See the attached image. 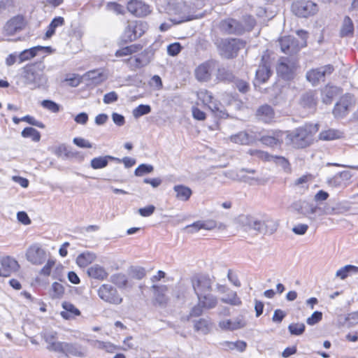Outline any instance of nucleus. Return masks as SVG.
Here are the masks:
<instances>
[{"mask_svg":"<svg viewBox=\"0 0 358 358\" xmlns=\"http://www.w3.org/2000/svg\"><path fill=\"white\" fill-rule=\"evenodd\" d=\"M262 62L256 71V79L260 83H265L271 76V71L268 64L265 61V56H262Z\"/></svg>","mask_w":358,"mask_h":358,"instance_id":"27","label":"nucleus"},{"mask_svg":"<svg viewBox=\"0 0 358 358\" xmlns=\"http://www.w3.org/2000/svg\"><path fill=\"white\" fill-rule=\"evenodd\" d=\"M42 338L47 343V349L49 351L57 352L61 341H57V333L52 331H45L42 333Z\"/></svg>","mask_w":358,"mask_h":358,"instance_id":"19","label":"nucleus"},{"mask_svg":"<svg viewBox=\"0 0 358 358\" xmlns=\"http://www.w3.org/2000/svg\"><path fill=\"white\" fill-rule=\"evenodd\" d=\"M21 135L24 138H31L34 142H38L41 139L40 132L33 127L24 128L21 132Z\"/></svg>","mask_w":358,"mask_h":358,"instance_id":"43","label":"nucleus"},{"mask_svg":"<svg viewBox=\"0 0 358 358\" xmlns=\"http://www.w3.org/2000/svg\"><path fill=\"white\" fill-rule=\"evenodd\" d=\"M197 96L198 99L201 100L205 105L211 103L212 99L214 98L212 95V93L206 90H201L197 92Z\"/></svg>","mask_w":358,"mask_h":358,"instance_id":"56","label":"nucleus"},{"mask_svg":"<svg viewBox=\"0 0 358 358\" xmlns=\"http://www.w3.org/2000/svg\"><path fill=\"white\" fill-rule=\"evenodd\" d=\"M24 84L34 90L39 87L43 83V77L36 70L34 65H29L24 68L22 74Z\"/></svg>","mask_w":358,"mask_h":358,"instance_id":"8","label":"nucleus"},{"mask_svg":"<svg viewBox=\"0 0 358 358\" xmlns=\"http://www.w3.org/2000/svg\"><path fill=\"white\" fill-rule=\"evenodd\" d=\"M152 289L155 291V297L156 301L159 305H164L167 301V298L165 295V293L166 292L168 288L166 285H152Z\"/></svg>","mask_w":358,"mask_h":358,"instance_id":"34","label":"nucleus"},{"mask_svg":"<svg viewBox=\"0 0 358 358\" xmlns=\"http://www.w3.org/2000/svg\"><path fill=\"white\" fill-rule=\"evenodd\" d=\"M216 78L219 81L230 82L234 78L233 73L224 67H221L217 69Z\"/></svg>","mask_w":358,"mask_h":358,"instance_id":"42","label":"nucleus"},{"mask_svg":"<svg viewBox=\"0 0 358 358\" xmlns=\"http://www.w3.org/2000/svg\"><path fill=\"white\" fill-rule=\"evenodd\" d=\"M248 153L251 156L268 162L271 161L273 157V155H271L265 151L256 149H250Z\"/></svg>","mask_w":358,"mask_h":358,"instance_id":"51","label":"nucleus"},{"mask_svg":"<svg viewBox=\"0 0 358 358\" xmlns=\"http://www.w3.org/2000/svg\"><path fill=\"white\" fill-rule=\"evenodd\" d=\"M151 107L149 105L141 104L133 110L132 114L135 118H138L150 113Z\"/></svg>","mask_w":358,"mask_h":358,"instance_id":"53","label":"nucleus"},{"mask_svg":"<svg viewBox=\"0 0 358 358\" xmlns=\"http://www.w3.org/2000/svg\"><path fill=\"white\" fill-rule=\"evenodd\" d=\"M62 306L64 310L61 312V315L66 320H69L80 315V311L70 302L64 301Z\"/></svg>","mask_w":358,"mask_h":358,"instance_id":"30","label":"nucleus"},{"mask_svg":"<svg viewBox=\"0 0 358 358\" xmlns=\"http://www.w3.org/2000/svg\"><path fill=\"white\" fill-rule=\"evenodd\" d=\"M264 234H273L275 233L278 227V224L276 221L272 219H267L263 221Z\"/></svg>","mask_w":358,"mask_h":358,"instance_id":"48","label":"nucleus"},{"mask_svg":"<svg viewBox=\"0 0 358 358\" xmlns=\"http://www.w3.org/2000/svg\"><path fill=\"white\" fill-rule=\"evenodd\" d=\"M27 22L22 15H16L10 19L3 27V32L7 36H13L22 31Z\"/></svg>","mask_w":358,"mask_h":358,"instance_id":"13","label":"nucleus"},{"mask_svg":"<svg viewBox=\"0 0 358 358\" xmlns=\"http://www.w3.org/2000/svg\"><path fill=\"white\" fill-rule=\"evenodd\" d=\"M127 10L137 17H144L150 14L151 9L149 5L141 1L131 0L127 3Z\"/></svg>","mask_w":358,"mask_h":358,"instance_id":"15","label":"nucleus"},{"mask_svg":"<svg viewBox=\"0 0 358 358\" xmlns=\"http://www.w3.org/2000/svg\"><path fill=\"white\" fill-rule=\"evenodd\" d=\"M1 262V276L8 277L13 273L17 271L20 267L18 262L10 257H2Z\"/></svg>","mask_w":358,"mask_h":358,"instance_id":"17","label":"nucleus"},{"mask_svg":"<svg viewBox=\"0 0 358 358\" xmlns=\"http://www.w3.org/2000/svg\"><path fill=\"white\" fill-rule=\"evenodd\" d=\"M173 190L176 193V198L182 201H188L192 194L191 189L182 185H175Z\"/></svg>","mask_w":358,"mask_h":358,"instance_id":"33","label":"nucleus"},{"mask_svg":"<svg viewBox=\"0 0 358 358\" xmlns=\"http://www.w3.org/2000/svg\"><path fill=\"white\" fill-rule=\"evenodd\" d=\"M217 227V222L213 220H199L187 226L192 233L196 232L200 229L212 230Z\"/></svg>","mask_w":358,"mask_h":358,"instance_id":"25","label":"nucleus"},{"mask_svg":"<svg viewBox=\"0 0 358 358\" xmlns=\"http://www.w3.org/2000/svg\"><path fill=\"white\" fill-rule=\"evenodd\" d=\"M221 301L234 306H240L242 304L241 298L236 292L232 290L227 296L222 297Z\"/></svg>","mask_w":358,"mask_h":358,"instance_id":"37","label":"nucleus"},{"mask_svg":"<svg viewBox=\"0 0 358 358\" xmlns=\"http://www.w3.org/2000/svg\"><path fill=\"white\" fill-rule=\"evenodd\" d=\"M185 8V6L183 2H178L176 5L169 4V10L173 11V14L178 15L180 16V20L179 22L187 21L189 19L186 17L185 15H182L183 13V10Z\"/></svg>","mask_w":358,"mask_h":358,"instance_id":"46","label":"nucleus"},{"mask_svg":"<svg viewBox=\"0 0 358 358\" xmlns=\"http://www.w3.org/2000/svg\"><path fill=\"white\" fill-rule=\"evenodd\" d=\"M282 135L283 134L280 131H273L271 134H264L262 132L259 141L268 147L280 145L282 142Z\"/></svg>","mask_w":358,"mask_h":358,"instance_id":"18","label":"nucleus"},{"mask_svg":"<svg viewBox=\"0 0 358 358\" xmlns=\"http://www.w3.org/2000/svg\"><path fill=\"white\" fill-rule=\"evenodd\" d=\"M244 131L245 133L247 141H248L249 145L253 144L257 141H259L262 132L261 129L257 127L248 129Z\"/></svg>","mask_w":358,"mask_h":358,"instance_id":"39","label":"nucleus"},{"mask_svg":"<svg viewBox=\"0 0 358 358\" xmlns=\"http://www.w3.org/2000/svg\"><path fill=\"white\" fill-rule=\"evenodd\" d=\"M87 274L91 278L101 280L108 277V273L106 269L99 264H94L88 268Z\"/></svg>","mask_w":358,"mask_h":358,"instance_id":"31","label":"nucleus"},{"mask_svg":"<svg viewBox=\"0 0 358 358\" xmlns=\"http://www.w3.org/2000/svg\"><path fill=\"white\" fill-rule=\"evenodd\" d=\"M343 136V133L339 130L329 129L322 131L319 135V138L322 141H333L341 138Z\"/></svg>","mask_w":358,"mask_h":358,"instance_id":"35","label":"nucleus"},{"mask_svg":"<svg viewBox=\"0 0 358 358\" xmlns=\"http://www.w3.org/2000/svg\"><path fill=\"white\" fill-rule=\"evenodd\" d=\"M57 353H62L65 355L66 356H82V352H80L79 347L76 344L66 342L61 343Z\"/></svg>","mask_w":358,"mask_h":358,"instance_id":"26","label":"nucleus"},{"mask_svg":"<svg viewBox=\"0 0 358 358\" xmlns=\"http://www.w3.org/2000/svg\"><path fill=\"white\" fill-rule=\"evenodd\" d=\"M191 282L197 298L212 290L213 280L208 275H194L191 278Z\"/></svg>","mask_w":358,"mask_h":358,"instance_id":"5","label":"nucleus"},{"mask_svg":"<svg viewBox=\"0 0 358 358\" xmlns=\"http://www.w3.org/2000/svg\"><path fill=\"white\" fill-rule=\"evenodd\" d=\"M216 67L217 62L213 60H208L202 63L195 69L196 78L201 82L210 80Z\"/></svg>","mask_w":358,"mask_h":358,"instance_id":"11","label":"nucleus"},{"mask_svg":"<svg viewBox=\"0 0 358 358\" xmlns=\"http://www.w3.org/2000/svg\"><path fill=\"white\" fill-rule=\"evenodd\" d=\"M148 29L146 22L141 20L129 22L122 35L121 40L127 43L141 37Z\"/></svg>","mask_w":358,"mask_h":358,"instance_id":"2","label":"nucleus"},{"mask_svg":"<svg viewBox=\"0 0 358 358\" xmlns=\"http://www.w3.org/2000/svg\"><path fill=\"white\" fill-rule=\"evenodd\" d=\"M256 116L259 120L265 123H269L274 119L275 113L271 106L266 104L260 106L257 110Z\"/></svg>","mask_w":358,"mask_h":358,"instance_id":"24","label":"nucleus"},{"mask_svg":"<svg viewBox=\"0 0 358 358\" xmlns=\"http://www.w3.org/2000/svg\"><path fill=\"white\" fill-rule=\"evenodd\" d=\"M279 43L281 51L288 55L298 52L301 48L299 41L294 37L290 36L281 38Z\"/></svg>","mask_w":358,"mask_h":358,"instance_id":"14","label":"nucleus"},{"mask_svg":"<svg viewBox=\"0 0 358 358\" xmlns=\"http://www.w3.org/2000/svg\"><path fill=\"white\" fill-rule=\"evenodd\" d=\"M271 161L281 166L285 171L289 169V163L288 160L283 157L273 156Z\"/></svg>","mask_w":358,"mask_h":358,"instance_id":"64","label":"nucleus"},{"mask_svg":"<svg viewBox=\"0 0 358 358\" xmlns=\"http://www.w3.org/2000/svg\"><path fill=\"white\" fill-rule=\"evenodd\" d=\"M64 18L63 17H56L52 19L50 24L48 26L47 31L45 34V39L51 38L55 33L56 29L62 27L64 24Z\"/></svg>","mask_w":358,"mask_h":358,"instance_id":"32","label":"nucleus"},{"mask_svg":"<svg viewBox=\"0 0 358 358\" xmlns=\"http://www.w3.org/2000/svg\"><path fill=\"white\" fill-rule=\"evenodd\" d=\"M313 128L311 125H305L289 131L287 138L296 148H303L310 145L313 141Z\"/></svg>","mask_w":358,"mask_h":358,"instance_id":"1","label":"nucleus"},{"mask_svg":"<svg viewBox=\"0 0 358 358\" xmlns=\"http://www.w3.org/2000/svg\"><path fill=\"white\" fill-rule=\"evenodd\" d=\"M108 157H109L108 155H106L93 158L90 162L91 167L94 169H100L105 168L106 166H107L108 164Z\"/></svg>","mask_w":358,"mask_h":358,"instance_id":"44","label":"nucleus"},{"mask_svg":"<svg viewBox=\"0 0 358 358\" xmlns=\"http://www.w3.org/2000/svg\"><path fill=\"white\" fill-rule=\"evenodd\" d=\"M294 15L300 17L313 15L317 10V5L311 1L300 0L294 2L292 6Z\"/></svg>","mask_w":358,"mask_h":358,"instance_id":"9","label":"nucleus"},{"mask_svg":"<svg viewBox=\"0 0 358 358\" xmlns=\"http://www.w3.org/2000/svg\"><path fill=\"white\" fill-rule=\"evenodd\" d=\"M204 309L210 310L215 308L218 304V299L216 296L206 293L197 298Z\"/></svg>","mask_w":358,"mask_h":358,"instance_id":"29","label":"nucleus"},{"mask_svg":"<svg viewBox=\"0 0 358 358\" xmlns=\"http://www.w3.org/2000/svg\"><path fill=\"white\" fill-rule=\"evenodd\" d=\"M110 282L119 288H124L127 285V278L124 274L116 273L110 276Z\"/></svg>","mask_w":358,"mask_h":358,"instance_id":"45","label":"nucleus"},{"mask_svg":"<svg viewBox=\"0 0 358 358\" xmlns=\"http://www.w3.org/2000/svg\"><path fill=\"white\" fill-rule=\"evenodd\" d=\"M334 71V66L327 64L308 71L306 78L313 86H316L320 81H324L325 78L329 76Z\"/></svg>","mask_w":358,"mask_h":358,"instance_id":"7","label":"nucleus"},{"mask_svg":"<svg viewBox=\"0 0 358 358\" xmlns=\"http://www.w3.org/2000/svg\"><path fill=\"white\" fill-rule=\"evenodd\" d=\"M94 259V255L90 252L82 253L77 257L76 262L80 267H85L90 264Z\"/></svg>","mask_w":358,"mask_h":358,"instance_id":"50","label":"nucleus"},{"mask_svg":"<svg viewBox=\"0 0 358 358\" xmlns=\"http://www.w3.org/2000/svg\"><path fill=\"white\" fill-rule=\"evenodd\" d=\"M73 142L75 145H76L78 147L82 148H92V143L81 137H76L73 138Z\"/></svg>","mask_w":358,"mask_h":358,"instance_id":"62","label":"nucleus"},{"mask_svg":"<svg viewBox=\"0 0 358 358\" xmlns=\"http://www.w3.org/2000/svg\"><path fill=\"white\" fill-rule=\"evenodd\" d=\"M219 327L224 331H234L245 326V322L240 317L234 320H222L218 324Z\"/></svg>","mask_w":358,"mask_h":358,"instance_id":"22","label":"nucleus"},{"mask_svg":"<svg viewBox=\"0 0 358 358\" xmlns=\"http://www.w3.org/2000/svg\"><path fill=\"white\" fill-rule=\"evenodd\" d=\"M322 319V313L320 311H315L310 317L306 320V323L310 326H313L320 322Z\"/></svg>","mask_w":358,"mask_h":358,"instance_id":"61","label":"nucleus"},{"mask_svg":"<svg viewBox=\"0 0 358 358\" xmlns=\"http://www.w3.org/2000/svg\"><path fill=\"white\" fill-rule=\"evenodd\" d=\"M207 106L215 115L219 116L220 117H223L225 115V113L222 108L221 103L214 98L212 99V102L208 103Z\"/></svg>","mask_w":358,"mask_h":358,"instance_id":"49","label":"nucleus"},{"mask_svg":"<svg viewBox=\"0 0 358 358\" xmlns=\"http://www.w3.org/2000/svg\"><path fill=\"white\" fill-rule=\"evenodd\" d=\"M26 257L32 264L40 265L45 262L46 252L39 244L35 243L27 250Z\"/></svg>","mask_w":358,"mask_h":358,"instance_id":"12","label":"nucleus"},{"mask_svg":"<svg viewBox=\"0 0 358 358\" xmlns=\"http://www.w3.org/2000/svg\"><path fill=\"white\" fill-rule=\"evenodd\" d=\"M354 31V25L352 20L346 16L344 18L343 25L340 31V35L342 37L348 36L352 35Z\"/></svg>","mask_w":358,"mask_h":358,"instance_id":"40","label":"nucleus"},{"mask_svg":"<svg viewBox=\"0 0 358 358\" xmlns=\"http://www.w3.org/2000/svg\"><path fill=\"white\" fill-rule=\"evenodd\" d=\"M341 94V89L338 87L326 85L322 90V100L325 104H331L333 99Z\"/></svg>","mask_w":358,"mask_h":358,"instance_id":"23","label":"nucleus"},{"mask_svg":"<svg viewBox=\"0 0 358 358\" xmlns=\"http://www.w3.org/2000/svg\"><path fill=\"white\" fill-rule=\"evenodd\" d=\"M125 62L131 69H136L147 66L150 62V58L149 53L143 51L134 57H130Z\"/></svg>","mask_w":358,"mask_h":358,"instance_id":"16","label":"nucleus"},{"mask_svg":"<svg viewBox=\"0 0 358 358\" xmlns=\"http://www.w3.org/2000/svg\"><path fill=\"white\" fill-rule=\"evenodd\" d=\"M51 289V294L53 298H60L64 292V287L63 285L57 282L52 283Z\"/></svg>","mask_w":358,"mask_h":358,"instance_id":"59","label":"nucleus"},{"mask_svg":"<svg viewBox=\"0 0 358 358\" xmlns=\"http://www.w3.org/2000/svg\"><path fill=\"white\" fill-rule=\"evenodd\" d=\"M219 28L222 32L227 34L241 35L245 32L243 25L233 18L222 20L220 22Z\"/></svg>","mask_w":358,"mask_h":358,"instance_id":"10","label":"nucleus"},{"mask_svg":"<svg viewBox=\"0 0 358 358\" xmlns=\"http://www.w3.org/2000/svg\"><path fill=\"white\" fill-rule=\"evenodd\" d=\"M154 167L151 164H140L134 171V174L136 176H142L145 174L152 172Z\"/></svg>","mask_w":358,"mask_h":358,"instance_id":"55","label":"nucleus"},{"mask_svg":"<svg viewBox=\"0 0 358 358\" xmlns=\"http://www.w3.org/2000/svg\"><path fill=\"white\" fill-rule=\"evenodd\" d=\"M253 217L249 215H241L236 219V222L244 231L250 230Z\"/></svg>","mask_w":358,"mask_h":358,"instance_id":"41","label":"nucleus"},{"mask_svg":"<svg viewBox=\"0 0 358 358\" xmlns=\"http://www.w3.org/2000/svg\"><path fill=\"white\" fill-rule=\"evenodd\" d=\"M305 324L303 323H292L288 326V330L292 335L299 336L305 331Z\"/></svg>","mask_w":358,"mask_h":358,"instance_id":"54","label":"nucleus"},{"mask_svg":"<svg viewBox=\"0 0 358 358\" xmlns=\"http://www.w3.org/2000/svg\"><path fill=\"white\" fill-rule=\"evenodd\" d=\"M21 120L22 122H26L31 125L41 129H44L45 127V124L42 122L37 120L35 117L29 115L21 117Z\"/></svg>","mask_w":358,"mask_h":358,"instance_id":"60","label":"nucleus"},{"mask_svg":"<svg viewBox=\"0 0 358 358\" xmlns=\"http://www.w3.org/2000/svg\"><path fill=\"white\" fill-rule=\"evenodd\" d=\"M99 297L103 301L113 305H119L122 302V297L117 289L110 284L101 285L97 290Z\"/></svg>","mask_w":358,"mask_h":358,"instance_id":"6","label":"nucleus"},{"mask_svg":"<svg viewBox=\"0 0 358 358\" xmlns=\"http://www.w3.org/2000/svg\"><path fill=\"white\" fill-rule=\"evenodd\" d=\"M351 177L350 172L344 171L335 175L331 178L329 179L328 182L333 187H340L342 185V180H348Z\"/></svg>","mask_w":358,"mask_h":358,"instance_id":"38","label":"nucleus"},{"mask_svg":"<svg viewBox=\"0 0 358 358\" xmlns=\"http://www.w3.org/2000/svg\"><path fill=\"white\" fill-rule=\"evenodd\" d=\"M41 50H45V52H50L51 48L38 45L31 48L29 49L24 50L22 51L20 54H18L19 63H22L25 61L31 59L37 55L38 51Z\"/></svg>","mask_w":358,"mask_h":358,"instance_id":"21","label":"nucleus"},{"mask_svg":"<svg viewBox=\"0 0 358 358\" xmlns=\"http://www.w3.org/2000/svg\"><path fill=\"white\" fill-rule=\"evenodd\" d=\"M86 76L90 80H92V82L95 84H99L106 79L102 72H101L99 70L88 71L86 73Z\"/></svg>","mask_w":358,"mask_h":358,"instance_id":"52","label":"nucleus"},{"mask_svg":"<svg viewBox=\"0 0 358 358\" xmlns=\"http://www.w3.org/2000/svg\"><path fill=\"white\" fill-rule=\"evenodd\" d=\"M182 50V46L179 43H173L168 45L167 52L171 56L177 55Z\"/></svg>","mask_w":358,"mask_h":358,"instance_id":"63","label":"nucleus"},{"mask_svg":"<svg viewBox=\"0 0 358 358\" xmlns=\"http://www.w3.org/2000/svg\"><path fill=\"white\" fill-rule=\"evenodd\" d=\"M220 55L227 59H231L237 55L238 50L243 46L241 40L236 38L222 39L218 43Z\"/></svg>","mask_w":358,"mask_h":358,"instance_id":"4","label":"nucleus"},{"mask_svg":"<svg viewBox=\"0 0 358 358\" xmlns=\"http://www.w3.org/2000/svg\"><path fill=\"white\" fill-rule=\"evenodd\" d=\"M316 94L314 91L303 93L300 98V105L308 109H315L317 104Z\"/></svg>","mask_w":358,"mask_h":358,"instance_id":"28","label":"nucleus"},{"mask_svg":"<svg viewBox=\"0 0 358 358\" xmlns=\"http://www.w3.org/2000/svg\"><path fill=\"white\" fill-rule=\"evenodd\" d=\"M232 142L239 143L241 145H249L247 141L246 135L244 131H240L236 134L232 135L230 137Z\"/></svg>","mask_w":358,"mask_h":358,"instance_id":"58","label":"nucleus"},{"mask_svg":"<svg viewBox=\"0 0 358 358\" xmlns=\"http://www.w3.org/2000/svg\"><path fill=\"white\" fill-rule=\"evenodd\" d=\"M211 329L210 320L206 318H201L194 323V329L196 331H200L203 334H207L210 332Z\"/></svg>","mask_w":358,"mask_h":358,"instance_id":"36","label":"nucleus"},{"mask_svg":"<svg viewBox=\"0 0 358 358\" xmlns=\"http://www.w3.org/2000/svg\"><path fill=\"white\" fill-rule=\"evenodd\" d=\"M351 106V99L350 96L342 97L340 101L336 103L333 113L336 117H343L345 116Z\"/></svg>","mask_w":358,"mask_h":358,"instance_id":"20","label":"nucleus"},{"mask_svg":"<svg viewBox=\"0 0 358 358\" xmlns=\"http://www.w3.org/2000/svg\"><path fill=\"white\" fill-rule=\"evenodd\" d=\"M41 106L52 113H58L60 110V106L52 100H43Z\"/></svg>","mask_w":358,"mask_h":358,"instance_id":"57","label":"nucleus"},{"mask_svg":"<svg viewBox=\"0 0 358 358\" xmlns=\"http://www.w3.org/2000/svg\"><path fill=\"white\" fill-rule=\"evenodd\" d=\"M297 68L296 60L289 57H280L276 66L278 75L285 80H292Z\"/></svg>","mask_w":358,"mask_h":358,"instance_id":"3","label":"nucleus"},{"mask_svg":"<svg viewBox=\"0 0 358 358\" xmlns=\"http://www.w3.org/2000/svg\"><path fill=\"white\" fill-rule=\"evenodd\" d=\"M138 50V46L136 45H131L129 46L124 47L121 49L117 50L115 55L117 57H124L130 55L133 53L137 52Z\"/></svg>","mask_w":358,"mask_h":358,"instance_id":"47","label":"nucleus"}]
</instances>
